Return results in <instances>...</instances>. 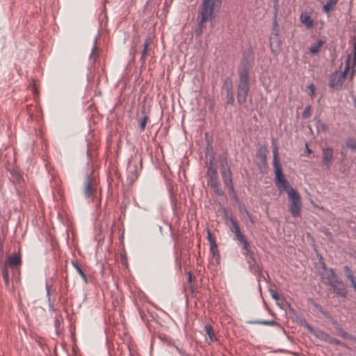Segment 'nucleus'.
<instances>
[{"mask_svg":"<svg viewBox=\"0 0 356 356\" xmlns=\"http://www.w3.org/2000/svg\"><path fill=\"white\" fill-rule=\"evenodd\" d=\"M273 165L275 169V183L280 193L286 192L288 195L291 191H296L286 179L282 172L281 164L279 161L278 148L275 145L273 149Z\"/></svg>","mask_w":356,"mask_h":356,"instance_id":"nucleus-1","label":"nucleus"},{"mask_svg":"<svg viewBox=\"0 0 356 356\" xmlns=\"http://www.w3.org/2000/svg\"><path fill=\"white\" fill-rule=\"evenodd\" d=\"M323 284L329 285L335 293L341 296H345L346 290L343 283L339 280L332 268H322L321 272Z\"/></svg>","mask_w":356,"mask_h":356,"instance_id":"nucleus-2","label":"nucleus"},{"mask_svg":"<svg viewBox=\"0 0 356 356\" xmlns=\"http://www.w3.org/2000/svg\"><path fill=\"white\" fill-rule=\"evenodd\" d=\"M239 82L237 86L236 98L239 105H243L246 102L247 97L250 91V77L249 73L246 72H238Z\"/></svg>","mask_w":356,"mask_h":356,"instance_id":"nucleus-3","label":"nucleus"},{"mask_svg":"<svg viewBox=\"0 0 356 356\" xmlns=\"http://www.w3.org/2000/svg\"><path fill=\"white\" fill-rule=\"evenodd\" d=\"M350 55L347 56L343 72H335L330 77L329 86L334 90H341L346 74L350 69Z\"/></svg>","mask_w":356,"mask_h":356,"instance_id":"nucleus-4","label":"nucleus"},{"mask_svg":"<svg viewBox=\"0 0 356 356\" xmlns=\"http://www.w3.org/2000/svg\"><path fill=\"white\" fill-rule=\"evenodd\" d=\"M288 197L289 211L293 218L299 217L302 207L300 195L297 191H291Z\"/></svg>","mask_w":356,"mask_h":356,"instance_id":"nucleus-5","label":"nucleus"},{"mask_svg":"<svg viewBox=\"0 0 356 356\" xmlns=\"http://www.w3.org/2000/svg\"><path fill=\"white\" fill-rule=\"evenodd\" d=\"M83 192L86 199L89 201H93L97 192V183L95 179L88 174H87L85 177Z\"/></svg>","mask_w":356,"mask_h":356,"instance_id":"nucleus-6","label":"nucleus"},{"mask_svg":"<svg viewBox=\"0 0 356 356\" xmlns=\"http://www.w3.org/2000/svg\"><path fill=\"white\" fill-rule=\"evenodd\" d=\"M254 58V54L252 47H250L245 49L243 53V58L240 65L238 67V72L244 71L246 73H249V70L252 67Z\"/></svg>","mask_w":356,"mask_h":356,"instance_id":"nucleus-7","label":"nucleus"},{"mask_svg":"<svg viewBox=\"0 0 356 356\" xmlns=\"http://www.w3.org/2000/svg\"><path fill=\"white\" fill-rule=\"evenodd\" d=\"M333 149L332 147H323L322 149V164L330 169L333 161Z\"/></svg>","mask_w":356,"mask_h":356,"instance_id":"nucleus-8","label":"nucleus"},{"mask_svg":"<svg viewBox=\"0 0 356 356\" xmlns=\"http://www.w3.org/2000/svg\"><path fill=\"white\" fill-rule=\"evenodd\" d=\"M220 173L223 181L232 179V172L228 166L227 160L225 156H220Z\"/></svg>","mask_w":356,"mask_h":356,"instance_id":"nucleus-9","label":"nucleus"},{"mask_svg":"<svg viewBox=\"0 0 356 356\" xmlns=\"http://www.w3.org/2000/svg\"><path fill=\"white\" fill-rule=\"evenodd\" d=\"M213 3H211V11L208 13V17L206 20L203 19V3L202 4L201 11H200V21L198 23V27L195 29V32L197 35H200L202 33V29L204 27L203 24L209 21H211L213 16Z\"/></svg>","mask_w":356,"mask_h":356,"instance_id":"nucleus-10","label":"nucleus"},{"mask_svg":"<svg viewBox=\"0 0 356 356\" xmlns=\"http://www.w3.org/2000/svg\"><path fill=\"white\" fill-rule=\"evenodd\" d=\"M227 220L229 221L231 223L232 227H230V230L235 234L236 238L239 241L240 239H243L245 236L244 234L241 232L239 225L236 220L232 216H227Z\"/></svg>","mask_w":356,"mask_h":356,"instance_id":"nucleus-11","label":"nucleus"},{"mask_svg":"<svg viewBox=\"0 0 356 356\" xmlns=\"http://www.w3.org/2000/svg\"><path fill=\"white\" fill-rule=\"evenodd\" d=\"M270 45L272 52L277 55L281 50V40L279 36H270Z\"/></svg>","mask_w":356,"mask_h":356,"instance_id":"nucleus-12","label":"nucleus"},{"mask_svg":"<svg viewBox=\"0 0 356 356\" xmlns=\"http://www.w3.org/2000/svg\"><path fill=\"white\" fill-rule=\"evenodd\" d=\"M22 264V257L19 253H14L8 255L6 260V265L18 266Z\"/></svg>","mask_w":356,"mask_h":356,"instance_id":"nucleus-13","label":"nucleus"},{"mask_svg":"<svg viewBox=\"0 0 356 356\" xmlns=\"http://www.w3.org/2000/svg\"><path fill=\"white\" fill-rule=\"evenodd\" d=\"M136 164H137L136 162L134 161H131L129 162L128 177L131 180H134V179H137V177H138V169H137Z\"/></svg>","mask_w":356,"mask_h":356,"instance_id":"nucleus-14","label":"nucleus"},{"mask_svg":"<svg viewBox=\"0 0 356 356\" xmlns=\"http://www.w3.org/2000/svg\"><path fill=\"white\" fill-rule=\"evenodd\" d=\"M339 0H328L327 3L323 6V11L329 15L332 11L337 3Z\"/></svg>","mask_w":356,"mask_h":356,"instance_id":"nucleus-15","label":"nucleus"},{"mask_svg":"<svg viewBox=\"0 0 356 356\" xmlns=\"http://www.w3.org/2000/svg\"><path fill=\"white\" fill-rule=\"evenodd\" d=\"M203 19L206 20L208 13L211 11V3H213V0H203Z\"/></svg>","mask_w":356,"mask_h":356,"instance_id":"nucleus-16","label":"nucleus"},{"mask_svg":"<svg viewBox=\"0 0 356 356\" xmlns=\"http://www.w3.org/2000/svg\"><path fill=\"white\" fill-rule=\"evenodd\" d=\"M300 20L302 24H304L307 28L311 29L314 26V21L311 18V17L307 14H302L300 15Z\"/></svg>","mask_w":356,"mask_h":356,"instance_id":"nucleus-17","label":"nucleus"},{"mask_svg":"<svg viewBox=\"0 0 356 356\" xmlns=\"http://www.w3.org/2000/svg\"><path fill=\"white\" fill-rule=\"evenodd\" d=\"M213 170H217V161L213 153L209 155V162L207 168V172H211Z\"/></svg>","mask_w":356,"mask_h":356,"instance_id":"nucleus-18","label":"nucleus"},{"mask_svg":"<svg viewBox=\"0 0 356 356\" xmlns=\"http://www.w3.org/2000/svg\"><path fill=\"white\" fill-rule=\"evenodd\" d=\"M149 46V39L147 38L145 40V42L143 43V51H142V55H141V57L140 58V62L142 63L143 65L145 63L146 56L147 54V51H148Z\"/></svg>","mask_w":356,"mask_h":356,"instance_id":"nucleus-19","label":"nucleus"},{"mask_svg":"<svg viewBox=\"0 0 356 356\" xmlns=\"http://www.w3.org/2000/svg\"><path fill=\"white\" fill-rule=\"evenodd\" d=\"M324 42L322 40H318L316 43L312 44L309 47V52L312 54H315L320 51L321 47Z\"/></svg>","mask_w":356,"mask_h":356,"instance_id":"nucleus-20","label":"nucleus"},{"mask_svg":"<svg viewBox=\"0 0 356 356\" xmlns=\"http://www.w3.org/2000/svg\"><path fill=\"white\" fill-rule=\"evenodd\" d=\"M208 175L209 176V179L208 181L209 185L220 182L217 170H213L211 172H208Z\"/></svg>","mask_w":356,"mask_h":356,"instance_id":"nucleus-21","label":"nucleus"},{"mask_svg":"<svg viewBox=\"0 0 356 356\" xmlns=\"http://www.w3.org/2000/svg\"><path fill=\"white\" fill-rule=\"evenodd\" d=\"M214 193L218 196L224 195V192L220 188V182L209 184Z\"/></svg>","mask_w":356,"mask_h":356,"instance_id":"nucleus-22","label":"nucleus"},{"mask_svg":"<svg viewBox=\"0 0 356 356\" xmlns=\"http://www.w3.org/2000/svg\"><path fill=\"white\" fill-rule=\"evenodd\" d=\"M97 38L95 40L93 47L92 49L90 55V59L92 60L93 63L96 61V59L98 56V54L97 53Z\"/></svg>","mask_w":356,"mask_h":356,"instance_id":"nucleus-23","label":"nucleus"},{"mask_svg":"<svg viewBox=\"0 0 356 356\" xmlns=\"http://www.w3.org/2000/svg\"><path fill=\"white\" fill-rule=\"evenodd\" d=\"M205 331H206V333L208 334L211 341H215L217 340V339L215 336V334H214L213 331L212 330V328L210 325L205 326Z\"/></svg>","mask_w":356,"mask_h":356,"instance_id":"nucleus-24","label":"nucleus"},{"mask_svg":"<svg viewBox=\"0 0 356 356\" xmlns=\"http://www.w3.org/2000/svg\"><path fill=\"white\" fill-rule=\"evenodd\" d=\"M250 323L251 324H260V325H275L276 324V322L274 321H250Z\"/></svg>","mask_w":356,"mask_h":356,"instance_id":"nucleus-25","label":"nucleus"},{"mask_svg":"<svg viewBox=\"0 0 356 356\" xmlns=\"http://www.w3.org/2000/svg\"><path fill=\"white\" fill-rule=\"evenodd\" d=\"M226 103L227 104L234 105V98L233 91H227L226 92Z\"/></svg>","mask_w":356,"mask_h":356,"instance_id":"nucleus-26","label":"nucleus"},{"mask_svg":"<svg viewBox=\"0 0 356 356\" xmlns=\"http://www.w3.org/2000/svg\"><path fill=\"white\" fill-rule=\"evenodd\" d=\"M346 145L348 148L355 150L356 152V140L350 138L346 140Z\"/></svg>","mask_w":356,"mask_h":356,"instance_id":"nucleus-27","label":"nucleus"},{"mask_svg":"<svg viewBox=\"0 0 356 356\" xmlns=\"http://www.w3.org/2000/svg\"><path fill=\"white\" fill-rule=\"evenodd\" d=\"M225 88L227 91H233V83L232 79L228 77L225 81Z\"/></svg>","mask_w":356,"mask_h":356,"instance_id":"nucleus-28","label":"nucleus"},{"mask_svg":"<svg viewBox=\"0 0 356 356\" xmlns=\"http://www.w3.org/2000/svg\"><path fill=\"white\" fill-rule=\"evenodd\" d=\"M186 275H187V280L189 282V284H191L190 288L191 290H193L192 283L195 281V276L194 275L193 273L191 271H187Z\"/></svg>","mask_w":356,"mask_h":356,"instance_id":"nucleus-29","label":"nucleus"},{"mask_svg":"<svg viewBox=\"0 0 356 356\" xmlns=\"http://www.w3.org/2000/svg\"><path fill=\"white\" fill-rule=\"evenodd\" d=\"M280 29L276 20L273 22V26L271 32V36H279Z\"/></svg>","mask_w":356,"mask_h":356,"instance_id":"nucleus-30","label":"nucleus"},{"mask_svg":"<svg viewBox=\"0 0 356 356\" xmlns=\"http://www.w3.org/2000/svg\"><path fill=\"white\" fill-rule=\"evenodd\" d=\"M2 274H3V281L6 284V285L8 286L9 285V273L8 271V268H3Z\"/></svg>","mask_w":356,"mask_h":356,"instance_id":"nucleus-31","label":"nucleus"},{"mask_svg":"<svg viewBox=\"0 0 356 356\" xmlns=\"http://www.w3.org/2000/svg\"><path fill=\"white\" fill-rule=\"evenodd\" d=\"M302 115L305 119L308 118L311 115V106L309 105L305 107Z\"/></svg>","mask_w":356,"mask_h":356,"instance_id":"nucleus-32","label":"nucleus"},{"mask_svg":"<svg viewBox=\"0 0 356 356\" xmlns=\"http://www.w3.org/2000/svg\"><path fill=\"white\" fill-rule=\"evenodd\" d=\"M239 241L243 245L244 250L247 252L250 251V243L246 239L245 236L243 238V239H240Z\"/></svg>","mask_w":356,"mask_h":356,"instance_id":"nucleus-33","label":"nucleus"},{"mask_svg":"<svg viewBox=\"0 0 356 356\" xmlns=\"http://www.w3.org/2000/svg\"><path fill=\"white\" fill-rule=\"evenodd\" d=\"M347 275H348V276L350 278V282H351L354 289L356 291V278L353 275H350V272L349 270V268H348Z\"/></svg>","mask_w":356,"mask_h":356,"instance_id":"nucleus-34","label":"nucleus"},{"mask_svg":"<svg viewBox=\"0 0 356 356\" xmlns=\"http://www.w3.org/2000/svg\"><path fill=\"white\" fill-rule=\"evenodd\" d=\"M316 127H317L318 131H321L325 132L326 129H327L325 124L323 122H322L321 120L318 121Z\"/></svg>","mask_w":356,"mask_h":356,"instance_id":"nucleus-35","label":"nucleus"},{"mask_svg":"<svg viewBox=\"0 0 356 356\" xmlns=\"http://www.w3.org/2000/svg\"><path fill=\"white\" fill-rule=\"evenodd\" d=\"M147 120L148 117L144 116L143 118L140 121V127L142 131L145 130Z\"/></svg>","mask_w":356,"mask_h":356,"instance_id":"nucleus-36","label":"nucleus"},{"mask_svg":"<svg viewBox=\"0 0 356 356\" xmlns=\"http://www.w3.org/2000/svg\"><path fill=\"white\" fill-rule=\"evenodd\" d=\"M307 88L310 91V97L311 98H314V96H315V87H314V85L313 83H310L309 85L307 86Z\"/></svg>","mask_w":356,"mask_h":356,"instance_id":"nucleus-37","label":"nucleus"},{"mask_svg":"<svg viewBox=\"0 0 356 356\" xmlns=\"http://www.w3.org/2000/svg\"><path fill=\"white\" fill-rule=\"evenodd\" d=\"M120 264L122 266H128V261L126 255L122 254L120 256Z\"/></svg>","mask_w":356,"mask_h":356,"instance_id":"nucleus-38","label":"nucleus"},{"mask_svg":"<svg viewBox=\"0 0 356 356\" xmlns=\"http://www.w3.org/2000/svg\"><path fill=\"white\" fill-rule=\"evenodd\" d=\"M353 53H354V58L353 61V65L355 66L356 65V37L354 38V42H353Z\"/></svg>","mask_w":356,"mask_h":356,"instance_id":"nucleus-39","label":"nucleus"},{"mask_svg":"<svg viewBox=\"0 0 356 356\" xmlns=\"http://www.w3.org/2000/svg\"><path fill=\"white\" fill-rule=\"evenodd\" d=\"M76 272L79 274V275L83 278V280H84L85 282H87V278H86V276L84 273V272L83 271V268H76Z\"/></svg>","mask_w":356,"mask_h":356,"instance_id":"nucleus-40","label":"nucleus"},{"mask_svg":"<svg viewBox=\"0 0 356 356\" xmlns=\"http://www.w3.org/2000/svg\"><path fill=\"white\" fill-rule=\"evenodd\" d=\"M223 183L225 186L228 188V189H232L234 187L232 179L229 180L223 181Z\"/></svg>","mask_w":356,"mask_h":356,"instance_id":"nucleus-41","label":"nucleus"},{"mask_svg":"<svg viewBox=\"0 0 356 356\" xmlns=\"http://www.w3.org/2000/svg\"><path fill=\"white\" fill-rule=\"evenodd\" d=\"M228 190H229V193L230 195L232 196V197H234V198H236L237 196H236L234 188L233 187L232 190V189H228Z\"/></svg>","mask_w":356,"mask_h":356,"instance_id":"nucleus-42","label":"nucleus"},{"mask_svg":"<svg viewBox=\"0 0 356 356\" xmlns=\"http://www.w3.org/2000/svg\"><path fill=\"white\" fill-rule=\"evenodd\" d=\"M214 4H213V8L215 6L216 7H219L220 5L221 4V0H213Z\"/></svg>","mask_w":356,"mask_h":356,"instance_id":"nucleus-43","label":"nucleus"},{"mask_svg":"<svg viewBox=\"0 0 356 356\" xmlns=\"http://www.w3.org/2000/svg\"><path fill=\"white\" fill-rule=\"evenodd\" d=\"M46 289H47V296H49L50 286L48 284H46Z\"/></svg>","mask_w":356,"mask_h":356,"instance_id":"nucleus-44","label":"nucleus"},{"mask_svg":"<svg viewBox=\"0 0 356 356\" xmlns=\"http://www.w3.org/2000/svg\"><path fill=\"white\" fill-rule=\"evenodd\" d=\"M324 233H325V234L327 236H328L329 238H332V234H331L330 232L326 231V232H325Z\"/></svg>","mask_w":356,"mask_h":356,"instance_id":"nucleus-45","label":"nucleus"},{"mask_svg":"<svg viewBox=\"0 0 356 356\" xmlns=\"http://www.w3.org/2000/svg\"><path fill=\"white\" fill-rule=\"evenodd\" d=\"M71 264L73 265L74 267H76V268L79 267V265L77 264L74 263V261L73 260H71Z\"/></svg>","mask_w":356,"mask_h":356,"instance_id":"nucleus-46","label":"nucleus"},{"mask_svg":"<svg viewBox=\"0 0 356 356\" xmlns=\"http://www.w3.org/2000/svg\"><path fill=\"white\" fill-rule=\"evenodd\" d=\"M306 151L307 152V153H311L312 152V150L308 147V145H306Z\"/></svg>","mask_w":356,"mask_h":356,"instance_id":"nucleus-47","label":"nucleus"},{"mask_svg":"<svg viewBox=\"0 0 356 356\" xmlns=\"http://www.w3.org/2000/svg\"><path fill=\"white\" fill-rule=\"evenodd\" d=\"M211 233L209 231H208V239L209 240V241H211Z\"/></svg>","mask_w":356,"mask_h":356,"instance_id":"nucleus-48","label":"nucleus"},{"mask_svg":"<svg viewBox=\"0 0 356 356\" xmlns=\"http://www.w3.org/2000/svg\"><path fill=\"white\" fill-rule=\"evenodd\" d=\"M355 70H353V71L351 72L350 79H353V76H354V74H355Z\"/></svg>","mask_w":356,"mask_h":356,"instance_id":"nucleus-49","label":"nucleus"},{"mask_svg":"<svg viewBox=\"0 0 356 356\" xmlns=\"http://www.w3.org/2000/svg\"><path fill=\"white\" fill-rule=\"evenodd\" d=\"M353 102H354L355 107L356 108V95L354 97Z\"/></svg>","mask_w":356,"mask_h":356,"instance_id":"nucleus-50","label":"nucleus"},{"mask_svg":"<svg viewBox=\"0 0 356 356\" xmlns=\"http://www.w3.org/2000/svg\"><path fill=\"white\" fill-rule=\"evenodd\" d=\"M273 298L275 299H277V296L276 294H273Z\"/></svg>","mask_w":356,"mask_h":356,"instance_id":"nucleus-51","label":"nucleus"},{"mask_svg":"<svg viewBox=\"0 0 356 356\" xmlns=\"http://www.w3.org/2000/svg\"><path fill=\"white\" fill-rule=\"evenodd\" d=\"M277 9H275V15H274V16H275V17H277Z\"/></svg>","mask_w":356,"mask_h":356,"instance_id":"nucleus-52","label":"nucleus"}]
</instances>
